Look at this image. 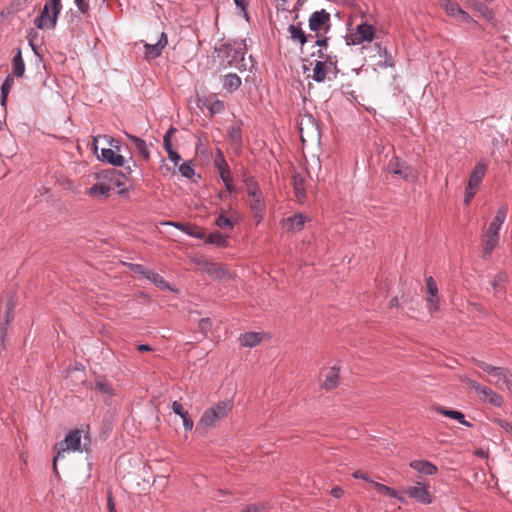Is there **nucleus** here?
<instances>
[{
    "label": "nucleus",
    "mask_w": 512,
    "mask_h": 512,
    "mask_svg": "<svg viewBox=\"0 0 512 512\" xmlns=\"http://www.w3.org/2000/svg\"><path fill=\"white\" fill-rule=\"evenodd\" d=\"M172 410L176 415H179L181 414V412L184 411V408L181 403H179L178 401H174L172 403Z\"/></svg>",
    "instance_id": "obj_61"
},
{
    "label": "nucleus",
    "mask_w": 512,
    "mask_h": 512,
    "mask_svg": "<svg viewBox=\"0 0 512 512\" xmlns=\"http://www.w3.org/2000/svg\"><path fill=\"white\" fill-rule=\"evenodd\" d=\"M99 158L114 167L124 166L126 163L125 158L111 148H103Z\"/></svg>",
    "instance_id": "obj_15"
},
{
    "label": "nucleus",
    "mask_w": 512,
    "mask_h": 512,
    "mask_svg": "<svg viewBox=\"0 0 512 512\" xmlns=\"http://www.w3.org/2000/svg\"><path fill=\"white\" fill-rule=\"evenodd\" d=\"M305 222L306 217L302 213H296L284 219L283 226L288 232L297 233L304 228Z\"/></svg>",
    "instance_id": "obj_14"
},
{
    "label": "nucleus",
    "mask_w": 512,
    "mask_h": 512,
    "mask_svg": "<svg viewBox=\"0 0 512 512\" xmlns=\"http://www.w3.org/2000/svg\"><path fill=\"white\" fill-rule=\"evenodd\" d=\"M110 191H111L110 185H108L106 183H96L95 185H93L92 187L89 188L88 195L90 197L103 196L106 198L109 196Z\"/></svg>",
    "instance_id": "obj_33"
},
{
    "label": "nucleus",
    "mask_w": 512,
    "mask_h": 512,
    "mask_svg": "<svg viewBox=\"0 0 512 512\" xmlns=\"http://www.w3.org/2000/svg\"><path fill=\"white\" fill-rule=\"evenodd\" d=\"M132 270L141 275L143 278L149 280L155 286L161 289H169V283L165 281V279L157 272L151 269H147L145 266L141 264H133Z\"/></svg>",
    "instance_id": "obj_11"
},
{
    "label": "nucleus",
    "mask_w": 512,
    "mask_h": 512,
    "mask_svg": "<svg viewBox=\"0 0 512 512\" xmlns=\"http://www.w3.org/2000/svg\"><path fill=\"white\" fill-rule=\"evenodd\" d=\"M78 10L82 13V14H87L89 12V4L87 2H85V0H74Z\"/></svg>",
    "instance_id": "obj_56"
},
{
    "label": "nucleus",
    "mask_w": 512,
    "mask_h": 512,
    "mask_svg": "<svg viewBox=\"0 0 512 512\" xmlns=\"http://www.w3.org/2000/svg\"><path fill=\"white\" fill-rule=\"evenodd\" d=\"M330 493L333 497L340 498L344 494V491L342 488L336 486L331 489Z\"/></svg>",
    "instance_id": "obj_64"
},
{
    "label": "nucleus",
    "mask_w": 512,
    "mask_h": 512,
    "mask_svg": "<svg viewBox=\"0 0 512 512\" xmlns=\"http://www.w3.org/2000/svg\"><path fill=\"white\" fill-rule=\"evenodd\" d=\"M437 411L446 417L458 421L460 424L466 427H472V424L469 421L465 420L464 414L460 411L445 408H438Z\"/></svg>",
    "instance_id": "obj_30"
},
{
    "label": "nucleus",
    "mask_w": 512,
    "mask_h": 512,
    "mask_svg": "<svg viewBox=\"0 0 512 512\" xmlns=\"http://www.w3.org/2000/svg\"><path fill=\"white\" fill-rule=\"evenodd\" d=\"M493 377L497 378L498 381H503L507 388L512 391V371L505 367H498V371L495 372Z\"/></svg>",
    "instance_id": "obj_32"
},
{
    "label": "nucleus",
    "mask_w": 512,
    "mask_h": 512,
    "mask_svg": "<svg viewBox=\"0 0 512 512\" xmlns=\"http://www.w3.org/2000/svg\"><path fill=\"white\" fill-rule=\"evenodd\" d=\"M371 483L373 484V486L375 487V489L378 491L379 494H381L383 496H388V497H391V498H395L398 501H400L401 503H405L406 502V499L402 495V493H399L394 488H391V487H389L387 485H384L382 483L375 482V481H371Z\"/></svg>",
    "instance_id": "obj_22"
},
{
    "label": "nucleus",
    "mask_w": 512,
    "mask_h": 512,
    "mask_svg": "<svg viewBox=\"0 0 512 512\" xmlns=\"http://www.w3.org/2000/svg\"><path fill=\"white\" fill-rule=\"evenodd\" d=\"M507 280V274L505 272H498L492 282V288L495 294H498L502 291V284Z\"/></svg>",
    "instance_id": "obj_39"
},
{
    "label": "nucleus",
    "mask_w": 512,
    "mask_h": 512,
    "mask_svg": "<svg viewBox=\"0 0 512 512\" xmlns=\"http://www.w3.org/2000/svg\"><path fill=\"white\" fill-rule=\"evenodd\" d=\"M408 495L420 504L428 505L432 503V496L428 490V486L422 482H416L414 486L406 487L402 491V495Z\"/></svg>",
    "instance_id": "obj_9"
},
{
    "label": "nucleus",
    "mask_w": 512,
    "mask_h": 512,
    "mask_svg": "<svg viewBox=\"0 0 512 512\" xmlns=\"http://www.w3.org/2000/svg\"><path fill=\"white\" fill-rule=\"evenodd\" d=\"M218 56L227 61L229 67L240 71L246 70L245 55L247 47L245 40H233L222 44L218 49Z\"/></svg>",
    "instance_id": "obj_1"
},
{
    "label": "nucleus",
    "mask_w": 512,
    "mask_h": 512,
    "mask_svg": "<svg viewBox=\"0 0 512 512\" xmlns=\"http://www.w3.org/2000/svg\"><path fill=\"white\" fill-rule=\"evenodd\" d=\"M179 172L182 177L188 178V179H191L195 174L194 168L192 167L190 162H183L179 166Z\"/></svg>",
    "instance_id": "obj_44"
},
{
    "label": "nucleus",
    "mask_w": 512,
    "mask_h": 512,
    "mask_svg": "<svg viewBox=\"0 0 512 512\" xmlns=\"http://www.w3.org/2000/svg\"><path fill=\"white\" fill-rule=\"evenodd\" d=\"M288 31L293 42H298L303 46L308 41V36L303 31L301 23L289 25Z\"/></svg>",
    "instance_id": "obj_24"
},
{
    "label": "nucleus",
    "mask_w": 512,
    "mask_h": 512,
    "mask_svg": "<svg viewBox=\"0 0 512 512\" xmlns=\"http://www.w3.org/2000/svg\"><path fill=\"white\" fill-rule=\"evenodd\" d=\"M25 72V63L22 57L21 50L18 49L17 53L12 58V73L15 77H22Z\"/></svg>",
    "instance_id": "obj_29"
},
{
    "label": "nucleus",
    "mask_w": 512,
    "mask_h": 512,
    "mask_svg": "<svg viewBox=\"0 0 512 512\" xmlns=\"http://www.w3.org/2000/svg\"><path fill=\"white\" fill-rule=\"evenodd\" d=\"M243 181L245 183L248 195L252 198L250 207L254 212V218L256 223L259 224L262 221L265 212V202L262 197L259 185L248 172H244Z\"/></svg>",
    "instance_id": "obj_3"
},
{
    "label": "nucleus",
    "mask_w": 512,
    "mask_h": 512,
    "mask_svg": "<svg viewBox=\"0 0 512 512\" xmlns=\"http://www.w3.org/2000/svg\"><path fill=\"white\" fill-rule=\"evenodd\" d=\"M438 3L448 16L463 23H469L471 21L470 15L464 11L456 1L438 0Z\"/></svg>",
    "instance_id": "obj_10"
},
{
    "label": "nucleus",
    "mask_w": 512,
    "mask_h": 512,
    "mask_svg": "<svg viewBox=\"0 0 512 512\" xmlns=\"http://www.w3.org/2000/svg\"><path fill=\"white\" fill-rule=\"evenodd\" d=\"M477 191V188H471V186L466 187L465 190V196H464V203L465 205H469L472 198L474 197L475 193Z\"/></svg>",
    "instance_id": "obj_55"
},
{
    "label": "nucleus",
    "mask_w": 512,
    "mask_h": 512,
    "mask_svg": "<svg viewBox=\"0 0 512 512\" xmlns=\"http://www.w3.org/2000/svg\"><path fill=\"white\" fill-rule=\"evenodd\" d=\"M185 234H187L193 238H196V239H204L205 238L204 229L197 225L188 224V228H187Z\"/></svg>",
    "instance_id": "obj_42"
},
{
    "label": "nucleus",
    "mask_w": 512,
    "mask_h": 512,
    "mask_svg": "<svg viewBox=\"0 0 512 512\" xmlns=\"http://www.w3.org/2000/svg\"><path fill=\"white\" fill-rule=\"evenodd\" d=\"M183 421V427L186 431H191L193 429L194 423L190 417H187Z\"/></svg>",
    "instance_id": "obj_63"
},
{
    "label": "nucleus",
    "mask_w": 512,
    "mask_h": 512,
    "mask_svg": "<svg viewBox=\"0 0 512 512\" xmlns=\"http://www.w3.org/2000/svg\"><path fill=\"white\" fill-rule=\"evenodd\" d=\"M241 84V78L236 73H228L223 78V88L229 93L238 90Z\"/></svg>",
    "instance_id": "obj_27"
},
{
    "label": "nucleus",
    "mask_w": 512,
    "mask_h": 512,
    "mask_svg": "<svg viewBox=\"0 0 512 512\" xmlns=\"http://www.w3.org/2000/svg\"><path fill=\"white\" fill-rule=\"evenodd\" d=\"M176 129H174L173 127H171L164 135L163 137V145H164V149L166 150V152L169 154L170 152H173L175 151L173 148H172V144H171V134L173 132H175Z\"/></svg>",
    "instance_id": "obj_47"
},
{
    "label": "nucleus",
    "mask_w": 512,
    "mask_h": 512,
    "mask_svg": "<svg viewBox=\"0 0 512 512\" xmlns=\"http://www.w3.org/2000/svg\"><path fill=\"white\" fill-rule=\"evenodd\" d=\"M379 56L383 58V61L378 63V66L381 68H388L394 66V60L390 52L387 50L386 47L382 46L381 43H375L374 44Z\"/></svg>",
    "instance_id": "obj_28"
},
{
    "label": "nucleus",
    "mask_w": 512,
    "mask_h": 512,
    "mask_svg": "<svg viewBox=\"0 0 512 512\" xmlns=\"http://www.w3.org/2000/svg\"><path fill=\"white\" fill-rule=\"evenodd\" d=\"M214 166L218 170L219 175L229 173V166L224 158L223 152L220 149L216 150Z\"/></svg>",
    "instance_id": "obj_37"
},
{
    "label": "nucleus",
    "mask_w": 512,
    "mask_h": 512,
    "mask_svg": "<svg viewBox=\"0 0 512 512\" xmlns=\"http://www.w3.org/2000/svg\"><path fill=\"white\" fill-rule=\"evenodd\" d=\"M205 242L208 244H213L217 247H226L227 246V236L223 235L218 231H214L209 235H205Z\"/></svg>",
    "instance_id": "obj_34"
},
{
    "label": "nucleus",
    "mask_w": 512,
    "mask_h": 512,
    "mask_svg": "<svg viewBox=\"0 0 512 512\" xmlns=\"http://www.w3.org/2000/svg\"><path fill=\"white\" fill-rule=\"evenodd\" d=\"M122 175L125 179L129 180L131 178V175L133 173V168L137 167L136 162L131 158L129 161H126L124 164Z\"/></svg>",
    "instance_id": "obj_45"
},
{
    "label": "nucleus",
    "mask_w": 512,
    "mask_h": 512,
    "mask_svg": "<svg viewBox=\"0 0 512 512\" xmlns=\"http://www.w3.org/2000/svg\"><path fill=\"white\" fill-rule=\"evenodd\" d=\"M168 156H169V159L174 163V165L179 164V162L181 160V156L176 151L170 152L168 154Z\"/></svg>",
    "instance_id": "obj_62"
},
{
    "label": "nucleus",
    "mask_w": 512,
    "mask_h": 512,
    "mask_svg": "<svg viewBox=\"0 0 512 512\" xmlns=\"http://www.w3.org/2000/svg\"><path fill=\"white\" fill-rule=\"evenodd\" d=\"M353 477H354L355 479H362V480H364V481H368V482H371V481H372V480L370 479V476H369L367 473H364V472L359 471V470H358V471H355V472L353 473Z\"/></svg>",
    "instance_id": "obj_60"
},
{
    "label": "nucleus",
    "mask_w": 512,
    "mask_h": 512,
    "mask_svg": "<svg viewBox=\"0 0 512 512\" xmlns=\"http://www.w3.org/2000/svg\"><path fill=\"white\" fill-rule=\"evenodd\" d=\"M198 327L201 330V332L204 335H206L207 332L209 331V329L211 328V320H210V318H202V319H200Z\"/></svg>",
    "instance_id": "obj_54"
},
{
    "label": "nucleus",
    "mask_w": 512,
    "mask_h": 512,
    "mask_svg": "<svg viewBox=\"0 0 512 512\" xmlns=\"http://www.w3.org/2000/svg\"><path fill=\"white\" fill-rule=\"evenodd\" d=\"M486 165L483 163H477L475 167L473 168L469 180H468V186H471V188H477L481 184L485 173H486Z\"/></svg>",
    "instance_id": "obj_19"
},
{
    "label": "nucleus",
    "mask_w": 512,
    "mask_h": 512,
    "mask_svg": "<svg viewBox=\"0 0 512 512\" xmlns=\"http://www.w3.org/2000/svg\"><path fill=\"white\" fill-rule=\"evenodd\" d=\"M168 44V38L166 33L162 32L160 35L159 40L154 44L145 43V58L147 59H155L158 58L161 54L163 49Z\"/></svg>",
    "instance_id": "obj_13"
},
{
    "label": "nucleus",
    "mask_w": 512,
    "mask_h": 512,
    "mask_svg": "<svg viewBox=\"0 0 512 512\" xmlns=\"http://www.w3.org/2000/svg\"><path fill=\"white\" fill-rule=\"evenodd\" d=\"M215 225L220 229H233L234 222L224 214H220L215 220Z\"/></svg>",
    "instance_id": "obj_43"
},
{
    "label": "nucleus",
    "mask_w": 512,
    "mask_h": 512,
    "mask_svg": "<svg viewBox=\"0 0 512 512\" xmlns=\"http://www.w3.org/2000/svg\"><path fill=\"white\" fill-rule=\"evenodd\" d=\"M426 289H427L429 296H433V297L437 296L438 287H437L436 281L434 280V278L432 276H429L426 279Z\"/></svg>",
    "instance_id": "obj_46"
},
{
    "label": "nucleus",
    "mask_w": 512,
    "mask_h": 512,
    "mask_svg": "<svg viewBox=\"0 0 512 512\" xmlns=\"http://www.w3.org/2000/svg\"><path fill=\"white\" fill-rule=\"evenodd\" d=\"M127 135V138L132 142V144L134 145V148L135 150L137 151L138 155L144 159V160H148L150 158V151L147 147V144L146 142L137 137V136H134V135H131V134H126Z\"/></svg>",
    "instance_id": "obj_23"
},
{
    "label": "nucleus",
    "mask_w": 512,
    "mask_h": 512,
    "mask_svg": "<svg viewBox=\"0 0 512 512\" xmlns=\"http://www.w3.org/2000/svg\"><path fill=\"white\" fill-rule=\"evenodd\" d=\"M507 213H508V206L505 204L501 205L498 208L493 220L490 222L487 231L499 234L500 228L506 220Z\"/></svg>",
    "instance_id": "obj_16"
},
{
    "label": "nucleus",
    "mask_w": 512,
    "mask_h": 512,
    "mask_svg": "<svg viewBox=\"0 0 512 512\" xmlns=\"http://www.w3.org/2000/svg\"><path fill=\"white\" fill-rule=\"evenodd\" d=\"M203 106H205L210 114L216 115L220 114L225 110V103L224 101L217 99L215 96L210 95L204 98L203 100Z\"/></svg>",
    "instance_id": "obj_20"
},
{
    "label": "nucleus",
    "mask_w": 512,
    "mask_h": 512,
    "mask_svg": "<svg viewBox=\"0 0 512 512\" xmlns=\"http://www.w3.org/2000/svg\"><path fill=\"white\" fill-rule=\"evenodd\" d=\"M13 84H14L13 77L11 75H8L0 87L1 93L9 94L10 90L12 89Z\"/></svg>",
    "instance_id": "obj_52"
},
{
    "label": "nucleus",
    "mask_w": 512,
    "mask_h": 512,
    "mask_svg": "<svg viewBox=\"0 0 512 512\" xmlns=\"http://www.w3.org/2000/svg\"><path fill=\"white\" fill-rule=\"evenodd\" d=\"M461 382L473 389L481 401L487 402L495 407L502 406V396L493 391L491 388L484 386L467 376L461 377Z\"/></svg>",
    "instance_id": "obj_6"
},
{
    "label": "nucleus",
    "mask_w": 512,
    "mask_h": 512,
    "mask_svg": "<svg viewBox=\"0 0 512 512\" xmlns=\"http://www.w3.org/2000/svg\"><path fill=\"white\" fill-rule=\"evenodd\" d=\"M81 431L79 429L71 430L64 438L63 441L59 442L56 445L57 454L53 459V470L54 473L57 475L58 470L56 463L59 459L64 458V453L69 451H82L81 448Z\"/></svg>",
    "instance_id": "obj_5"
},
{
    "label": "nucleus",
    "mask_w": 512,
    "mask_h": 512,
    "mask_svg": "<svg viewBox=\"0 0 512 512\" xmlns=\"http://www.w3.org/2000/svg\"><path fill=\"white\" fill-rule=\"evenodd\" d=\"M338 380H339L338 369L333 367L330 369L327 376L325 377L322 387L325 388L326 390H331L338 385Z\"/></svg>",
    "instance_id": "obj_36"
},
{
    "label": "nucleus",
    "mask_w": 512,
    "mask_h": 512,
    "mask_svg": "<svg viewBox=\"0 0 512 512\" xmlns=\"http://www.w3.org/2000/svg\"><path fill=\"white\" fill-rule=\"evenodd\" d=\"M475 364L491 376L498 371L497 366H493L481 360H475Z\"/></svg>",
    "instance_id": "obj_48"
},
{
    "label": "nucleus",
    "mask_w": 512,
    "mask_h": 512,
    "mask_svg": "<svg viewBox=\"0 0 512 512\" xmlns=\"http://www.w3.org/2000/svg\"><path fill=\"white\" fill-rule=\"evenodd\" d=\"M220 178L229 193L236 192L235 187L233 186V180L229 173L220 175Z\"/></svg>",
    "instance_id": "obj_49"
},
{
    "label": "nucleus",
    "mask_w": 512,
    "mask_h": 512,
    "mask_svg": "<svg viewBox=\"0 0 512 512\" xmlns=\"http://www.w3.org/2000/svg\"><path fill=\"white\" fill-rule=\"evenodd\" d=\"M205 271L215 279L222 278L224 270L215 263H206Z\"/></svg>",
    "instance_id": "obj_40"
},
{
    "label": "nucleus",
    "mask_w": 512,
    "mask_h": 512,
    "mask_svg": "<svg viewBox=\"0 0 512 512\" xmlns=\"http://www.w3.org/2000/svg\"><path fill=\"white\" fill-rule=\"evenodd\" d=\"M387 170L389 173L398 175L407 182H414L417 179L416 171L398 157H393L390 160Z\"/></svg>",
    "instance_id": "obj_7"
},
{
    "label": "nucleus",
    "mask_w": 512,
    "mask_h": 512,
    "mask_svg": "<svg viewBox=\"0 0 512 512\" xmlns=\"http://www.w3.org/2000/svg\"><path fill=\"white\" fill-rule=\"evenodd\" d=\"M232 408L233 402L231 400L219 401L215 406L203 413L198 426L203 428L214 427L219 420L228 415Z\"/></svg>",
    "instance_id": "obj_4"
},
{
    "label": "nucleus",
    "mask_w": 512,
    "mask_h": 512,
    "mask_svg": "<svg viewBox=\"0 0 512 512\" xmlns=\"http://www.w3.org/2000/svg\"><path fill=\"white\" fill-rule=\"evenodd\" d=\"M94 389L97 392L109 397L114 395V389L111 383L105 378H97L95 381Z\"/></svg>",
    "instance_id": "obj_31"
},
{
    "label": "nucleus",
    "mask_w": 512,
    "mask_h": 512,
    "mask_svg": "<svg viewBox=\"0 0 512 512\" xmlns=\"http://www.w3.org/2000/svg\"><path fill=\"white\" fill-rule=\"evenodd\" d=\"M239 340L242 346L253 348L262 342L263 337L258 332H246L240 336Z\"/></svg>",
    "instance_id": "obj_25"
},
{
    "label": "nucleus",
    "mask_w": 512,
    "mask_h": 512,
    "mask_svg": "<svg viewBox=\"0 0 512 512\" xmlns=\"http://www.w3.org/2000/svg\"><path fill=\"white\" fill-rule=\"evenodd\" d=\"M228 139L230 144L236 148L240 149L242 146V130L239 124H233L228 129Z\"/></svg>",
    "instance_id": "obj_26"
},
{
    "label": "nucleus",
    "mask_w": 512,
    "mask_h": 512,
    "mask_svg": "<svg viewBox=\"0 0 512 512\" xmlns=\"http://www.w3.org/2000/svg\"><path fill=\"white\" fill-rule=\"evenodd\" d=\"M494 422L502 428L507 434L512 436V423L508 422L505 419L497 418L494 420Z\"/></svg>",
    "instance_id": "obj_51"
},
{
    "label": "nucleus",
    "mask_w": 512,
    "mask_h": 512,
    "mask_svg": "<svg viewBox=\"0 0 512 512\" xmlns=\"http://www.w3.org/2000/svg\"><path fill=\"white\" fill-rule=\"evenodd\" d=\"M234 3L236 7L241 10V15L245 17L246 20H249V14L247 11L249 0H234Z\"/></svg>",
    "instance_id": "obj_50"
},
{
    "label": "nucleus",
    "mask_w": 512,
    "mask_h": 512,
    "mask_svg": "<svg viewBox=\"0 0 512 512\" xmlns=\"http://www.w3.org/2000/svg\"><path fill=\"white\" fill-rule=\"evenodd\" d=\"M107 508L109 512H116L115 502L111 492L107 494Z\"/></svg>",
    "instance_id": "obj_58"
},
{
    "label": "nucleus",
    "mask_w": 512,
    "mask_h": 512,
    "mask_svg": "<svg viewBox=\"0 0 512 512\" xmlns=\"http://www.w3.org/2000/svg\"><path fill=\"white\" fill-rule=\"evenodd\" d=\"M323 64H325L326 69L330 74L336 78L337 74L339 73V69L337 67V56L336 55H325V59L321 60Z\"/></svg>",
    "instance_id": "obj_38"
},
{
    "label": "nucleus",
    "mask_w": 512,
    "mask_h": 512,
    "mask_svg": "<svg viewBox=\"0 0 512 512\" xmlns=\"http://www.w3.org/2000/svg\"><path fill=\"white\" fill-rule=\"evenodd\" d=\"M61 11V0H48L33 21L35 27L41 30L54 29Z\"/></svg>",
    "instance_id": "obj_2"
},
{
    "label": "nucleus",
    "mask_w": 512,
    "mask_h": 512,
    "mask_svg": "<svg viewBox=\"0 0 512 512\" xmlns=\"http://www.w3.org/2000/svg\"><path fill=\"white\" fill-rule=\"evenodd\" d=\"M375 35V28L367 22L357 25L355 33L352 35V44H360L365 41H371Z\"/></svg>",
    "instance_id": "obj_12"
},
{
    "label": "nucleus",
    "mask_w": 512,
    "mask_h": 512,
    "mask_svg": "<svg viewBox=\"0 0 512 512\" xmlns=\"http://www.w3.org/2000/svg\"><path fill=\"white\" fill-rule=\"evenodd\" d=\"M8 306V309L6 311V319H5V323L3 324L2 326V334H5L6 331H7V326L9 325L10 321H11V317H10V311L12 309V304L8 303L7 304Z\"/></svg>",
    "instance_id": "obj_57"
},
{
    "label": "nucleus",
    "mask_w": 512,
    "mask_h": 512,
    "mask_svg": "<svg viewBox=\"0 0 512 512\" xmlns=\"http://www.w3.org/2000/svg\"><path fill=\"white\" fill-rule=\"evenodd\" d=\"M244 508L246 510H248L249 512H260V511L264 510L265 506L263 504L259 503V504L247 505Z\"/></svg>",
    "instance_id": "obj_59"
},
{
    "label": "nucleus",
    "mask_w": 512,
    "mask_h": 512,
    "mask_svg": "<svg viewBox=\"0 0 512 512\" xmlns=\"http://www.w3.org/2000/svg\"><path fill=\"white\" fill-rule=\"evenodd\" d=\"M499 234L486 231L483 237V257L491 255L492 251L499 243Z\"/></svg>",
    "instance_id": "obj_18"
},
{
    "label": "nucleus",
    "mask_w": 512,
    "mask_h": 512,
    "mask_svg": "<svg viewBox=\"0 0 512 512\" xmlns=\"http://www.w3.org/2000/svg\"><path fill=\"white\" fill-rule=\"evenodd\" d=\"M308 26L312 32L317 34L321 31L327 33L331 27V15L325 9L313 12L308 19Z\"/></svg>",
    "instance_id": "obj_8"
},
{
    "label": "nucleus",
    "mask_w": 512,
    "mask_h": 512,
    "mask_svg": "<svg viewBox=\"0 0 512 512\" xmlns=\"http://www.w3.org/2000/svg\"><path fill=\"white\" fill-rule=\"evenodd\" d=\"M470 7L481 13V15H483L486 19H491L493 17L492 10L485 4L481 3L479 0H476L475 3H473Z\"/></svg>",
    "instance_id": "obj_41"
},
{
    "label": "nucleus",
    "mask_w": 512,
    "mask_h": 512,
    "mask_svg": "<svg viewBox=\"0 0 512 512\" xmlns=\"http://www.w3.org/2000/svg\"><path fill=\"white\" fill-rule=\"evenodd\" d=\"M410 467L424 475H434L438 471L437 466L427 460H413L410 462Z\"/></svg>",
    "instance_id": "obj_17"
},
{
    "label": "nucleus",
    "mask_w": 512,
    "mask_h": 512,
    "mask_svg": "<svg viewBox=\"0 0 512 512\" xmlns=\"http://www.w3.org/2000/svg\"><path fill=\"white\" fill-rule=\"evenodd\" d=\"M330 74L322 61L317 60L313 68L312 78L317 83H322L326 79V76Z\"/></svg>",
    "instance_id": "obj_35"
},
{
    "label": "nucleus",
    "mask_w": 512,
    "mask_h": 512,
    "mask_svg": "<svg viewBox=\"0 0 512 512\" xmlns=\"http://www.w3.org/2000/svg\"><path fill=\"white\" fill-rule=\"evenodd\" d=\"M293 187L297 201L303 203L306 199V188L305 178L301 174L296 173L293 175Z\"/></svg>",
    "instance_id": "obj_21"
},
{
    "label": "nucleus",
    "mask_w": 512,
    "mask_h": 512,
    "mask_svg": "<svg viewBox=\"0 0 512 512\" xmlns=\"http://www.w3.org/2000/svg\"><path fill=\"white\" fill-rule=\"evenodd\" d=\"M427 308L430 312H435L438 310L439 308V301H438V298L437 296L436 297H433V296H429L427 298Z\"/></svg>",
    "instance_id": "obj_53"
}]
</instances>
